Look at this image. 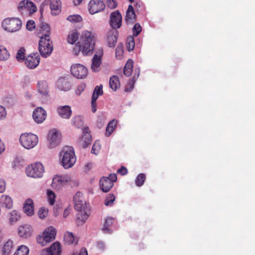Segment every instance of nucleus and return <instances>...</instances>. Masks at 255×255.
I'll use <instances>...</instances> for the list:
<instances>
[{
    "instance_id": "obj_1",
    "label": "nucleus",
    "mask_w": 255,
    "mask_h": 255,
    "mask_svg": "<svg viewBox=\"0 0 255 255\" xmlns=\"http://www.w3.org/2000/svg\"><path fill=\"white\" fill-rule=\"evenodd\" d=\"M50 27L48 24H43L41 27L42 36L39 41V51L43 57L49 56L53 50L52 41L50 37Z\"/></svg>"
},
{
    "instance_id": "obj_2",
    "label": "nucleus",
    "mask_w": 255,
    "mask_h": 255,
    "mask_svg": "<svg viewBox=\"0 0 255 255\" xmlns=\"http://www.w3.org/2000/svg\"><path fill=\"white\" fill-rule=\"evenodd\" d=\"M61 163L65 169L72 167L76 162V157L72 147L65 146L60 153Z\"/></svg>"
},
{
    "instance_id": "obj_3",
    "label": "nucleus",
    "mask_w": 255,
    "mask_h": 255,
    "mask_svg": "<svg viewBox=\"0 0 255 255\" xmlns=\"http://www.w3.org/2000/svg\"><path fill=\"white\" fill-rule=\"evenodd\" d=\"M82 45H80L81 51L83 55L90 54L94 49L95 37L91 32L85 31L82 35Z\"/></svg>"
},
{
    "instance_id": "obj_4",
    "label": "nucleus",
    "mask_w": 255,
    "mask_h": 255,
    "mask_svg": "<svg viewBox=\"0 0 255 255\" xmlns=\"http://www.w3.org/2000/svg\"><path fill=\"white\" fill-rule=\"evenodd\" d=\"M70 184L71 186H78V182L72 181L71 178L68 175L58 176L56 175L52 180V187L57 190H59L66 184Z\"/></svg>"
},
{
    "instance_id": "obj_5",
    "label": "nucleus",
    "mask_w": 255,
    "mask_h": 255,
    "mask_svg": "<svg viewBox=\"0 0 255 255\" xmlns=\"http://www.w3.org/2000/svg\"><path fill=\"white\" fill-rule=\"evenodd\" d=\"M26 175L34 178H41L44 172V168L40 162H35L28 165L25 170Z\"/></svg>"
},
{
    "instance_id": "obj_6",
    "label": "nucleus",
    "mask_w": 255,
    "mask_h": 255,
    "mask_svg": "<svg viewBox=\"0 0 255 255\" xmlns=\"http://www.w3.org/2000/svg\"><path fill=\"white\" fill-rule=\"evenodd\" d=\"M21 144L26 149H30L36 146L38 141L36 135L32 133H23L19 138Z\"/></svg>"
},
{
    "instance_id": "obj_7",
    "label": "nucleus",
    "mask_w": 255,
    "mask_h": 255,
    "mask_svg": "<svg viewBox=\"0 0 255 255\" xmlns=\"http://www.w3.org/2000/svg\"><path fill=\"white\" fill-rule=\"evenodd\" d=\"M21 24V21L17 18H7L4 19L2 22L3 28L10 32L19 30Z\"/></svg>"
},
{
    "instance_id": "obj_8",
    "label": "nucleus",
    "mask_w": 255,
    "mask_h": 255,
    "mask_svg": "<svg viewBox=\"0 0 255 255\" xmlns=\"http://www.w3.org/2000/svg\"><path fill=\"white\" fill-rule=\"evenodd\" d=\"M71 74L77 79H84L88 75L87 68L84 65L80 64L73 65L71 67Z\"/></svg>"
},
{
    "instance_id": "obj_9",
    "label": "nucleus",
    "mask_w": 255,
    "mask_h": 255,
    "mask_svg": "<svg viewBox=\"0 0 255 255\" xmlns=\"http://www.w3.org/2000/svg\"><path fill=\"white\" fill-rule=\"evenodd\" d=\"M47 140L49 147L54 148L60 144L61 136L58 131L53 129L48 132Z\"/></svg>"
},
{
    "instance_id": "obj_10",
    "label": "nucleus",
    "mask_w": 255,
    "mask_h": 255,
    "mask_svg": "<svg viewBox=\"0 0 255 255\" xmlns=\"http://www.w3.org/2000/svg\"><path fill=\"white\" fill-rule=\"evenodd\" d=\"M75 204V209L78 211L85 210L87 208V205L83 198V193L77 192L73 197Z\"/></svg>"
},
{
    "instance_id": "obj_11",
    "label": "nucleus",
    "mask_w": 255,
    "mask_h": 255,
    "mask_svg": "<svg viewBox=\"0 0 255 255\" xmlns=\"http://www.w3.org/2000/svg\"><path fill=\"white\" fill-rule=\"evenodd\" d=\"M88 6L90 13L94 14L103 10L105 8V4L101 0H91L89 3Z\"/></svg>"
},
{
    "instance_id": "obj_12",
    "label": "nucleus",
    "mask_w": 255,
    "mask_h": 255,
    "mask_svg": "<svg viewBox=\"0 0 255 255\" xmlns=\"http://www.w3.org/2000/svg\"><path fill=\"white\" fill-rule=\"evenodd\" d=\"M122 19V15L119 10H116L111 13L110 23L113 29L119 28L121 26Z\"/></svg>"
},
{
    "instance_id": "obj_13",
    "label": "nucleus",
    "mask_w": 255,
    "mask_h": 255,
    "mask_svg": "<svg viewBox=\"0 0 255 255\" xmlns=\"http://www.w3.org/2000/svg\"><path fill=\"white\" fill-rule=\"evenodd\" d=\"M103 55L102 49H99L92 58L91 69L93 71L97 72L99 70V67L102 63V57Z\"/></svg>"
},
{
    "instance_id": "obj_14",
    "label": "nucleus",
    "mask_w": 255,
    "mask_h": 255,
    "mask_svg": "<svg viewBox=\"0 0 255 255\" xmlns=\"http://www.w3.org/2000/svg\"><path fill=\"white\" fill-rule=\"evenodd\" d=\"M60 244L58 242L53 243L49 248L43 250L41 255H61Z\"/></svg>"
},
{
    "instance_id": "obj_15",
    "label": "nucleus",
    "mask_w": 255,
    "mask_h": 255,
    "mask_svg": "<svg viewBox=\"0 0 255 255\" xmlns=\"http://www.w3.org/2000/svg\"><path fill=\"white\" fill-rule=\"evenodd\" d=\"M40 57L37 53H33L27 56L25 60V64L29 69H34L39 64Z\"/></svg>"
},
{
    "instance_id": "obj_16",
    "label": "nucleus",
    "mask_w": 255,
    "mask_h": 255,
    "mask_svg": "<svg viewBox=\"0 0 255 255\" xmlns=\"http://www.w3.org/2000/svg\"><path fill=\"white\" fill-rule=\"evenodd\" d=\"M33 118L38 124L43 123L46 117V111L41 107H38L34 110L33 113Z\"/></svg>"
},
{
    "instance_id": "obj_17",
    "label": "nucleus",
    "mask_w": 255,
    "mask_h": 255,
    "mask_svg": "<svg viewBox=\"0 0 255 255\" xmlns=\"http://www.w3.org/2000/svg\"><path fill=\"white\" fill-rule=\"evenodd\" d=\"M103 92V86L100 85V86H96L93 92L92 100H91V107L92 111L93 113H95L97 109L96 108V102L99 96L102 95Z\"/></svg>"
},
{
    "instance_id": "obj_18",
    "label": "nucleus",
    "mask_w": 255,
    "mask_h": 255,
    "mask_svg": "<svg viewBox=\"0 0 255 255\" xmlns=\"http://www.w3.org/2000/svg\"><path fill=\"white\" fill-rule=\"evenodd\" d=\"M118 31L116 29H111L107 33V42L109 47H115L118 39Z\"/></svg>"
},
{
    "instance_id": "obj_19",
    "label": "nucleus",
    "mask_w": 255,
    "mask_h": 255,
    "mask_svg": "<svg viewBox=\"0 0 255 255\" xmlns=\"http://www.w3.org/2000/svg\"><path fill=\"white\" fill-rule=\"evenodd\" d=\"M38 92L44 97L49 96V88L48 83L45 80L39 81L37 84Z\"/></svg>"
},
{
    "instance_id": "obj_20",
    "label": "nucleus",
    "mask_w": 255,
    "mask_h": 255,
    "mask_svg": "<svg viewBox=\"0 0 255 255\" xmlns=\"http://www.w3.org/2000/svg\"><path fill=\"white\" fill-rule=\"evenodd\" d=\"M32 233V229L29 225L20 226L18 228V234L20 237L28 238L31 236Z\"/></svg>"
},
{
    "instance_id": "obj_21",
    "label": "nucleus",
    "mask_w": 255,
    "mask_h": 255,
    "mask_svg": "<svg viewBox=\"0 0 255 255\" xmlns=\"http://www.w3.org/2000/svg\"><path fill=\"white\" fill-rule=\"evenodd\" d=\"M57 86L60 90L64 91L69 90L72 87L69 79L66 77L60 78L57 82Z\"/></svg>"
},
{
    "instance_id": "obj_22",
    "label": "nucleus",
    "mask_w": 255,
    "mask_h": 255,
    "mask_svg": "<svg viewBox=\"0 0 255 255\" xmlns=\"http://www.w3.org/2000/svg\"><path fill=\"white\" fill-rule=\"evenodd\" d=\"M113 185L114 184L108 178V177H103L100 181V188L104 192H108Z\"/></svg>"
},
{
    "instance_id": "obj_23",
    "label": "nucleus",
    "mask_w": 255,
    "mask_h": 255,
    "mask_svg": "<svg viewBox=\"0 0 255 255\" xmlns=\"http://www.w3.org/2000/svg\"><path fill=\"white\" fill-rule=\"evenodd\" d=\"M23 211L27 215L31 216L34 214V207L33 201L31 199H27L23 204Z\"/></svg>"
},
{
    "instance_id": "obj_24",
    "label": "nucleus",
    "mask_w": 255,
    "mask_h": 255,
    "mask_svg": "<svg viewBox=\"0 0 255 255\" xmlns=\"http://www.w3.org/2000/svg\"><path fill=\"white\" fill-rule=\"evenodd\" d=\"M57 112L63 119H69L72 115V110L69 106L59 107L57 109Z\"/></svg>"
},
{
    "instance_id": "obj_25",
    "label": "nucleus",
    "mask_w": 255,
    "mask_h": 255,
    "mask_svg": "<svg viewBox=\"0 0 255 255\" xmlns=\"http://www.w3.org/2000/svg\"><path fill=\"white\" fill-rule=\"evenodd\" d=\"M42 235L48 243L55 239L56 235V230L54 228L50 227L45 230L42 233Z\"/></svg>"
},
{
    "instance_id": "obj_26",
    "label": "nucleus",
    "mask_w": 255,
    "mask_h": 255,
    "mask_svg": "<svg viewBox=\"0 0 255 255\" xmlns=\"http://www.w3.org/2000/svg\"><path fill=\"white\" fill-rule=\"evenodd\" d=\"M0 203L2 207L10 209L13 207V201L11 197L6 195H2L0 198Z\"/></svg>"
},
{
    "instance_id": "obj_27",
    "label": "nucleus",
    "mask_w": 255,
    "mask_h": 255,
    "mask_svg": "<svg viewBox=\"0 0 255 255\" xmlns=\"http://www.w3.org/2000/svg\"><path fill=\"white\" fill-rule=\"evenodd\" d=\"M7 218L9 223L10 225H13L20 220L21 216L17 211L14 210L8 213Z\"/></svg>"
},
{
    "instance_id": "obj_28",
    "label": "nucleus",
    "mask_w": 255,
    "mask_h": 255,
    "mask_svg": "<svg viewBox=\"0 0 255 255\" xmlns=\"http://www.w3.org/2000/svg\"><path fill=\"white\" fill-rule=\"evenodd\" d=\"M50 6L53 15H57L61 11V1L59 0H52Z\"/></svg>"
},
{
    "instance_id": "obj_29",
    "label": "nucleus",
    "mask_w": 255,
    "mask_h": 255,
    "mask_svg": "<svg viewBox=\"0 0 255 255\" xmlns=\"http://www.w3.org/2000/svg\"><path fill=\"white\" fill-rule=\"evenodd\" d=\"M19 7L21 8L24 7L29 10L31 13H33L37 10V7L34 3L32 1L28 0L21 1L19 4Z\"/></svg>"
},
{
    "instance_id": "obj_30",
    "label": "nucleus",
    "mask_w": 255,
    "mask_h": 255,
    "mask_svg": "<svg viewBox=\"0 0 255 255\" xmlns=\"http://www.w3.org/2000/svg\"><path fill=\"white\" fill-rule=\"evenodd\" d=\"M89 213L88 212V208L85 210L79 211L77 215V224L82 225L85 221L88 218Z\"/></svg>"
},
{
    "instance_id": "obj_31",
    "label": "nucleus",
    "mask_w": 255,
    "mask_h": 255,
    "mask_svg": "<svg viewBox=\"0 0 255 255\" xmlns=\"http://www.w3.org/2000/svg\"><path fill=\"white\" fill-rule=\"evenodd\" d=\"M110 87L116 91L120 86L119 79L117 76H113L110 78L109 81Z\"/></svg>"
},
{
    "instance_id": "obj_32",
    "label": "nucleus",
    "mask_w": 255,
    "mask_h": 255,
    "mask_svg": "<svg viewBox=\"0 0 255 255\" xmlns=\"http://www.w3.org/2000/svg\"><path fill=\"white\" fill-rule=\"evenodd\" d=\"M133 62L132 60L129 59L127 62L124 68V73L126 76H129L133 71Z\"/></svg>"
},
{
    "instance_id": "obj_33",
    "label": "nucleus",
    "mask_w": 255,
    "mask_h": 255,
    "mask_svg": "<svg viewBox=\"0 0 255 255\" xmlns=\"http://www.w3.org/2000/svg\"><path fill=\"white\" fill-rule=\"evenodd\" d=\"M81 146L85 148L91 143V136L90 134L85 133L81 137L80 140Z\"/></svg>"
},
{
    "instance_id": "obj_34",
    "label": "nucleus",
    "mask_w": 255,
    "mask_h": 255,
    "mask_svg": "<svg viewBox=\"0 0 255 255\" xmlns=\"http://www.w3.org/2000/svg\"><path fill=\"white\" fill-rule=\"evenodd\" d=\"M118 122L117 120H113L110 122L106 128L105 134L107 136H109L115 130L117 125Z\"/></svg>"
},
{
    "instance_id": "obj_35",
    "label": "nucleus",
    "mask_w": 255,
    "mask_h": 255,
    "mask_svg": "<svg viewBox=\"0 0 255 255\" xmlns=\"http://www.w3.org/2000/svg\"><path fill=\"white\" fill-rule=\"evenodd\" d=\"M113 222L114 219L113 218L109 217L106 219L102 229L105 233H111L112 232L110 227L113 225Z\"/></svg>"
},
{
    "instance_id": "obj_36",
    "label": "nucleus",
    "mask_w": 255,
    "mask_h": 255,
    "mask_svg": "<svg viewBox=\"0 0 255 255\" xmlns=\"http://www.w3.org/2000/svg\"><path fill=\"white\" fill-rule=\"evenodd\" d=\"M13 248V243L11 241H7L4 245L2 249V253L3 255H9L11 249Z\"/></svg>"
},
{
    "instance_id": "obj_37",
    "label": "nucleus",
    "mask_w": 255,
    "mask_h": 255,
    "mask_svg": "<svg viewBox=\"0 0 255 255\" xmlns=\"http://www.w3.org/2000/svg\"><path fill=\"white\" fill-rule=\"evenodd\" d=\"M29 249L24 245L19 246L14 253L13 255H28Z\"/></svg>"
},
{
    "instance_id": "obj_38",
    "label": "nucleus",
    "mask_w": 255,
    "mask_h": 255,
    "mask_svg": "<svg viewBox=\"0 0 255 255\" xmlns=\"http://www.w3.org/2000/svg\"><path fill=\"white\" fill-rule=\"evenodd\" d=\"M79 34L76 31H72L67 37V41L69 43L73 44L78 39Z\"/></svg>"
},
{
    "instance_id": "obj_39",
    "label": "nucleus",
    "mask_w": 255,
    "mask_h": 255,
    "mask_svg": "<svg viewBox=\"0 0 255 255\" xmlns=\"http://www.w3.org/2000/svg\"><path fill=\"white\" fill-rule=\"evenodd\" d=\"M9 57L7 49L3 46H0V60H6Z\"/></svg>"
},
{
    "instance_id": "obj_40",
    "label": "nucleus",
    "mask_w": 255,
    "mask_h": 255,
    "mask_svg": "<svg viewBox=\"0 0 255 255\" xmlns=\"http://www.w3.org/2000/svg\"><path fill=\"white\" fill-rule=\"evenodd\" d=\"M140 74L139 69L135 68L134 70V74L132 78L131 82H129V84L130 85V89L128 90V89H126L127 92L130 91L133 88V85L136 80L138 79Z\"/></svg>"
},
{
    "instance_id": "obj_41",
    "label": "nucleus",
    "mask_w": 255,
    "mask_h": 255,
    "mask_svg": "<svg viewBox=\"0 0 255 255\" xmlns=\"http://www.w3.org/2000/svg\"><path fill=\"white\" fill-rule=\"evenodd\" d=\"M145 175L143 173H140L139 174L135 180V184L137 186L140 187L141 186L145 180Z\"/></svg>"
},
{
    "instance_id": "obj_42",
    "label": "nucleus",
    "mask_w": 255,
    "mask_h": 255,
    "mask_svg": "<svg viewBox=\"0 0 255 255\" xmlns=\"http://www.w3.org/2000/svg\"><path fill=\"white\" fill-rule=\"evenodd\" d=\"M64 240L68 244H72L74 242L75 237L72 233L66 232L64 236Z\"/></svg>"
},
{
    "instance_id": "obj_43",
    "label": "nucleus",
    "mask_w": 255,
    "mask_h": 255,
    "mask_svg": "<svg viewBox=\"0 0 255 255\" xmlns=\"http://www.w3.org/2000/svg\"><path fill=\"white\" fill-rule=\"evenodd\" d=\"M115 200V196L114 194H109L105 199V205L107 206H111L113 205Z\"/></svg>"
},
{
    "instance_id": "obj_44",
    "label": "nucleus",
    "mask_w": 255,
    "mask_h": 255,
    "mask_svg": "<svg viewBox=\"0 0 255 255\" xmlns=\"http://www.w3.org/2000/svg\"><path fill=\"white\" fill-rule=\"evenodd\" d=\"M135 19L134 11L127 12L126 20L128 23H133Z\"/></svg>"
},
{
    "instance_id": "obj_45",
    "label": "nucleus",
    "mask_w": 255,
    "mask_h": 255,
    "mask_svg": "<svg viewBox=\"0 0 255 255\" xmlns=\"http://www.w3.org/2000/svg\"><path fill=\"white\" fill-rule=\"evenodd\" d=\"M72 124L76 128H80L83 125V121L80 116H75L72 120Z\"/></svg>"
},
{
    "instance_id": "obj_46",
    "label": "nucleus",
    "mask_w": 255,
    "mask_h": 255,
    "mask_svg": "<svg viewBox=\"0 0 255 255\" xmlns=\"http://www.w3.org/2000/svg\"><path fill=\"white\" fill-rule=\"evenodd\" d=\"M67 19L68 21L72 23L79 22L82 20V17L78 14L70 15Z\"/></svg>"
},
{
    "instance_id": "obj_47",
    "label": "nucleus",
    "mask_w": 255,
    "mask_h": 255,
    "mask_svg": "<svg viewBox=\"0 0 255 255\" xmlns=\"http://www.w3.org/2000/svg\"><path fill=\"white\" fill-rule=\"evenodd\" d=\"M48 210L44 207L40 208L38 212V216L40 219H45L48 215Z\"/></svg>"
},
{
    "instance_id": "obj_48",
    "label": "nucleus",
    "mask_w": 255,
    "mask_h": 255,
    "mask_svg": "<svg viewBox=\"0 0 255 255\" xmlns=\"http://www.w3.org/2000/svg\"><path fill=\"white\" fill-rule=\"evenodd\" d=\"M55 195L53 191L51 190H48L47 191L48 202L51 205H53L54 204L55 201Z\"/></svg>"
},
{
    "instance_id": "obj_49",
    "label": "nucleus",
    "mask_w": 255,
    "mask_h": 255,
    "mask_svg": "<svg viewBox=\"0 0 255 255\" xmlns=\"http://www.w3.org/2000/svg\"><path fill=\"white\" fill-rule=\"evenodd\" d=\"M25 58V49L24 48H20L17 51L16 58L18 61L23 60Z\"/></svg>"
},
{
    "instance_id": "obj_50",
    "label": "nucleus",
    "mask_w": 255,
    "mask_h": 255,
    "mask_svg": "<svg viewBox=\"0 0 255 255\" xmlns=\"http://www.w3.org/2000/svg\"><path fill=\"white\" fill-rule=\"evenodd\" d=\"M135 46L134 40V38L132 37H129L128 39V42L127 43V47L128 49V51L133 50Z\"/></svg>"
},
{
    "instance_id": "obj_51",
    "label": "nucleus",
    "mask_w": 255,
    "mask_h": 255,
    "mask_svg": "<svg viewBox=\"0 0 255 255\" xmlns=\"http://www.w3.org/2000/svg\"><path fill=\"white\" fill-rule=\"evenodd\" d=\"M134 6L136 11H142L144 9V6L143 2L139 0H136Z\"/></svg>"
},
{
    "instance_id": "obj_52",
    "label": "nucleus",
    "mask_w": 255,
    "mask_h": 255,
    "mask_svg": "<svg viewBox=\"0 0 255 255\" xmlns=\"http://www.w3.org/2000/svg\"><path fill=\"white\" fill-rule=\"evenodd\" d=\"M37 242L39 244L41 245V246H45L48 243L42 234L37 237Z\"/></svg>"
},
{
    "instance_id": "obj_53",
    "label": "nucleus",
    "mask_w": 255,
    "mask_h": 255,
    "mask_svg": "<svg viewBox=\"0 0 255 255\" xmlns=\"http://www.w3.org/2000/svg\"><path fill=\"white\" fill-rule=\"evenodd\" d=\"M86 88V85L85 84H81L79 85L75 90V93L77 95H80L82 92L84 91Z\"/></svg>"
},
{
    "instance_id": "obj_54",
    "label": "nucleus",
    "mask_w": 255,
    "mask_h": 255,
    "mask_svg": "<svg viewBox=\"0 0 255 255\" xmlns=\"http://www.w3.org/2000/svg\"><path fill=\"white\" fill-rule=\"evenodd\" d=\"M141 30L142 28L140 24L139 23H136L133 28V34L135 36L138 35L141 31Z\"/></svg>"
},
{
    "instance_id": "obj_55",
    "label": "nucleus",
    "mask_w": 255,
    "mask_h": 255,
    "mask_svg": "<svg viewBox=\"0 0 255 255\" xmlns=\"http://www.w3.org/2000/svg\"><path fill=\"white\" fill-rule=\"evenodd\" d=\"M108 6L111 9L115 8L118 5L116 0H107Z\"/></svg>"
},
{
    "instance_id": "obj_56",
    "label": "nucleus",
    "mask_w": 255,
    "mask_h": 255,
    "mask_svg": "<svg viewBox=\"0 0 255 255\" xmlns=\"http://www.w3.org/2000/svg\"><path fill=\"white\" fill-rule=\"evenodd\" d=\"M35 27L33 20H28L26 23V28L28 30H32Z\"/></svg>"
},
{
    "instance_id": "obj_57",
    "label": "nucleus",
    "mask_w": 255,
    "mask_h": 255,
    "mask_svg": "<svg viewBox=\"0 0 255 255\" xmlns=\"http://www.w3.org/2000/svg\"><path fill=\"white\" fill-rule=\"evenodd\" d=\"M117 173L121 175H125L128 173V170L127 168L124 166H122L120 169L117 170Z\"/></svg>"
},
{
    "instance_id": "obj_58",
    "label": "nucleus",
    "mask_w": 255,
    "mask_h": 255,
    "mask_svg": "<svg viewBox=\"0 0 255 255\" xmlns=\"http://www.w3.org/2000/svg\"><path fill=\"white\" fill-rule=\"evenodd\" d=\"M6 115L5 108L3 106H0V120L5 118Z\"/></svg>"
},
{
    "instance_id": "obj_59",
    "label": "nucleus",
    "mask_w": 255,
    "mask_h": 255,
    "mask_svg": "<svg viewBox=\"0 0 255 255\" xmlns=\"http://www.w3.org/2000/svg\"><path fill=\"white\" fill-rule=\"evenodd\" d=\"M79 44H80V43L78 42L76 45V47L75 48H74L73 50V53L75 55H77L79 53V52L81 51V48H80Z\"/></svg>"
},
{
    "instance_id": "obj_60",
    "label": "nucleus",
    "mask_w": 255,
    "mask_h": 255,
    "mask_svg": "<svg viewBox=\"0 0 255 255\" xmlns=\"http://www.w3.org/2000/svg\"><path fill=\"white\" fill-rule=\"evenodd\" d=\"M5 189V183L3 180L0 179V193L3 192Z\"/></svg>"
},
{
    "instance_id": "obj_61",
    "label": "nucleus",
    "mask_w": 255,
    "mask_h": 255,
    "mask_svg": "<svg viewBox=\"0 0 255 255\" xmlns=\"http://www.w3.org/2000/svg\"><path fill=\"white\" fill-rule=\"evenodd\" d=\"M108 178L112 182V183L114 184V182L117 180V177L115 174H110Z\"/></svg>"
},
{
    "instance_id": "obj_62",
    "label": "nucleus",
    "mask_w": 255,
    "mask_h": 255,
    "mask_svg": "<svg viewBox=\"0 0 255 255\" xmlns=\"http://www.w3.org/2000/svg\"><path fill=\"white\" fill-rule=\"evenodd\" d=\"M78 255H88V252L86 248H82Z\"/></svg>"
},
{
    "instance_id": "obj_63",
    "label": "nucleus",
    "mask_w": 255,
    "mask_h": 255,
    "mask_svg": "<svg viewBox=\"0 0 255 255\" xmlns=\"http://www.w3.org/2000/svg\"><path fill=\"white\" fill-rule=\"evenodd\" d=\"M4 150V145L0 139V154Z\"/></svg>"
},
{
    "instance_id": "obj_64",
    "label": "nucleus",
    "mask_w": 255,
    "mask_h": 255,
    "mask_svg": "<svg viewBox=\"0 0 255 255\" xmlns=\"http://www.w3.org/2000/svg\"><path fill=\"white\" fill-rule=\"evenodd\" d=\"M69 213H70V211L68 208L65 209L64 213H63L64 217V218L67 217L68 216V215L69 214Z\"/></svg>"
}]
</instances>
